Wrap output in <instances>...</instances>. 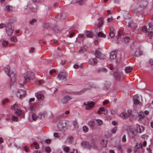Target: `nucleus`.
<instances>
[{"mask_svg": "<svg viewBox=\"0 0 153 153\" xmlns=\"http://www.w3.org/2000/svg\"><path fill=\"white\" fill-rule=\"evenodd\" d=\"M72 98L71 97L68 95H66L62 98L61 102L63 104H66Z\"/></svg>", "mask_w": 153, "mask_h": 153, "instance_id": "nucleus-8", "label": "nucleus"}, {"mask_svg": "<svg viewBox=\"0 0 153 153\" xmlns=\"http://www.w3.org/2000/svg\"><path fill=\"white\" fill-rule=\"evenodd\" d=\"M109 29H110V32H113L114 31V28L111 26L109 27Z\"/></svg>", "mask_w": 153, "mask_h": 153, "instance_id": "nucleus-63", "label": "nucleus"}, {"mask_svg": "<svg viewBox=\"0 0 153 153\" xmlns=\"http://www.w3.org/2000/svg\"><path fill=\"white\" fill-rule=\"evenodd\" d=\"M149 63L151 65H153V59H151L149 60Z\"/></svg>", "mask_w": 153, "mask_h": 153, "instance_id": "nucleus-64", "label": "nucleus"}, {"mask_svg": "<svg viewBox=\"0 0 153 153\" xmlns=\"http://www.w3.org/2000/svg\"><path fill=\"white\" fill-rule=\"evenodd\" d=\"M64 150L67 152H69V148L68 147H65L64 149Z\"/></svg>", "mask_w": 153, "mask_h": 153, "instance_id": "nucleus-53", "label": "nucleus"}, {"mask_svg": "<svg viewBox=\"0 0 153 153\" xmlns=\"http://www.w3.org/2000/svg\"><path fill=\"white\" fill-rule=\"evenodd\" d=\"M106 118L107 120H110L111 119V117L110 115H108L106 116Z\"/></svg>", "mask_w": 153, "mask_h": 153, "instance_id": "nucleus-61", "label": "nucleus"}, {"mask_svg": "<svg viewBox=\"0 0 153 153\" xmlns=\"http://www.w3.org/2000/svg\"><path fill=\"white\" fill-rule=\"evenodd\" d=\"M90 89L89 88H85L83 89L81 91H79L78 92H71V91H69L68 92L67 91L66 92V93L68 94L69 95H79L81 94L82 93H83L85 91L88 90Z\"/></svg>", "mask_w": 153, "mask_h": 153, "instance_id": "nucleus-5", "label": "nucleus"}, {"mask_svg": "<svg viewBox=\"0 0 153 153\" xmlns=\"http://www.w3.org/2000/svg\"><path fill=\"white\" fill-rule=\"evenodd\" d=\"M85 34L88 37L92 38L93 37V34L91 31L86 30L85 31Z\"/></svg>", "mask_w": 153, "mask_h": 153, "instance_id": "nucleus-18", "label": "nucleus"}, {"mask_svg": "<svg viewBox=\"0 0 153 153\" xmlns=\"http://www.w3.org/2000/svg\"><path fill=\"white\" fill-rule=\"evenodd\" d=\"M10 39L12 41L16 42H17L16 37L15 36H12L10 38Z\"/></svg>", "mask_w": 153, "mask_h": 153, "instance_id": "nucleus-36", "label": "nucleus"}, {"mask_svg": "<svg viewBox=\"0 0 153 153\" xmlns=\"http://www.w3.org/2000/svg\"><path fill=\"white\" fill-rule=\"evenodd\" d=\"M12 120L16 121H18L19 119L18 118L15 116H13L12 117Z\"/></svg>", "mask_w": 153, "mask_h": 153, "instance_id": "nucleus-46", "label": "nucleus"}, {"mask_svg": "<svg viewBox=\"0 0 153 153\" xmlns=\"http://www.w3.org/2000/svg\"><path fill=\"white\" fill-rule=\"evenodd\" d=\"M33 73L30 71H27L23 75V77L20 81V84L21 86L28 83L29 81L33 78Z\"/></svg>", "mask_w": 153, "mask_h": 153, "instance_id": "nucleus-1", "label": "nucleus"}, {"mask_svg": "<svg viewBox=\"0 0 153 153\" xmlns=\"http://www.w3.org/2000/svg\"><path fill=\"white\" fill-rule=\"evenodd\" d=\"M107 111L104 108H101L98 111L97 113L99 114H106L107 113Z\"/></svg>", "mask_w": 153, "mask_h": 153, "instance_id": "nucleus-15", "label": "nucleus"}, {"mask_svg": "<svg viewBox=\"0 0 153 153\" xmlns=\"http://www.w3.org/2000/svg\"><path fill=\"white\" fill-rule=\"evenodd\" d=\"M132 70V68L131 67H127L125 69V71L126 73H129L131 72Z\"/></svg>", "mask_w": 153, "mask_h": 153, "instance_id": "nucleus-24", "label": "nucleus"}, {"mask_svg": "<svg viewBox=\"0 0 153 153\" xmlns=\"http://www.w3.org/2000/svg\"><path fill=\"white\" fill-rule=\"evenodd\" d=\"M117 52L115 51H111L110 53V58L111 59H114L117 57Z\"/></svg>", "mask_w": 153, "mask_h": 153, "instance_id": "nucleus-14", "label": "nucleus"}, {"mask_svg": "<svg viewBox=\"0 0 153 153\" xmlns=\"http://www.w3.org/2000/svg\"><path fill=\"white\" fill-rule=\"evenodd\" d=\"M22 114V111L20 109H17L16 111V114L18 116H21Z\"/></svg>", "mask_w": 153, "mask_h": 153, "instance_id": "nucleus-30", "label": "nucleus"}, {"mask_svg": "<svg viewBox=\"0 0 153 153\" xmlns=\"http://www.w3.org/2000/svg\"><path fill=\"white\" fill-rule=\"evenodd\" d=\"M71 3L73 4L77 3L78 4L82 5L83 4L84 2L83 0H80V1L79 0H73L71 1Z\"/></svg>", "mask_w": 153, "mask_h": 153, "instance_id": "nucleus-20", "label": "nucleus"}, {"mask_svg": "<svg viewBox=\"0 0 153 153\" xmlns=\"http://www.w3.org/2000/svg\"><path fill=\"white\" fill-rule=\"evenodd\" d=\"M53 136L55 137H60V134L59 133H54L53 134Z\"/></svg>", "mask_w": 153, "mask_h": 153, "instance_id": "nucleus-49", "label": "nucleus"}, {"mask_svg": "<svg viewBox=\"0 0 153 153\" xmlns=\"http://www.w3.org/2000/svg\"><path fill=\"white\" fill-rule=\"evenodd\" d=\"M66 123L63 121H60L58 124V127L59 130L62 131L66 128Z\"/></svg>", "mask_w": 153, "mask_h": 153, "instance_id": "nucleus-9", "label": "nucleus"}, {"mask_svg": "<svg viewBox=\"0 0 153 153\" xmlns=\"http://www.w3.org/2000/svg\"><path fill=\"white\" fill-rule=\"evenodd\" d=\"M8 101V99L7 98H6L4 100H2V103L3 104H4L6 102H7Z\"/></svg>", "mask_w": 153, "mask_h": 153, "instance_id": "nucleus-60", "label": "nucleus"}, {"mask_svg": "<svg viewBox=\"0 0 153 153\" xmlns=\"http://www.w3.org/2000/svg\"><path fill=\"white\" fill-rule=\"evenodd\" d=\"M10 78V81L12 83L16 81V75L14 72H11L9 75Z\"/></svg>", "mask_w": 153, "mask_h": 153, "instance_id": "nucleus-11", "label": "nucleus"}, {"mask_svg": "<svg viewBox=\"0 0 153 153\" xmlns=\"http://www.w3.org/2000/svg\"><path fill=\"white\" fill-rule=\"evenodd\" d=\"M5 10L7 12L12 11L13 10V7L10 5L7 6L6 7Z\"/></svg>", "mask_w": 153, "mask_h": 153, "instance_id": "nucleus-22", "label": "nucleus"}, {"mask_svg": "<svg viewBox=\"0 0 153 153\" xmlns=\"http://www.w3.org/2000/svg\"><path fill=\"white\" fill-rule=\"evenodd\" d=\"M132 114V111L130 110H128L127 112H123L121 113L120 116L123 119H126L128 118Z\"/></svg>", "mask_w": 153, "mask_h": 153, "instance_id": "nucleus-7", "label": "nucleus"}, {"mask_svg": "<svg viewBox=\"0 0 153 153\" xmlns=\"http://www.w3.org/2000/svg\"><path fill=\"white\" fill-rule=\"evenodd\" d=\"M115 34L114 32H110L109 36L111 38H113Z\"/></svg>", "mask_w": 153, "mask_h": 153, "instance_id": "nucleus-48", "label": "nucleus"}, {"mask_svg": "<svg viewBox=\"0 0 153 153\" xmlns=\"http://www.w3.org/2000/svg\"><path fill=\"white\" fill-rule=\"evenodd\" d=\"M142 53L141 51L139 49H138L135 52L134 55L136 56H139L141 55Z\"/></svg>", "mask_w": 153, "mask_h": 153, "instance_id": "nucleus-23", "label": "nucleus"}, {"mask_svg": "<svg viewBox=\"0 0 153 153\" xmlns=\"http://www.w3.org/2000/svg\"><path fill=\"white\" fill-rule=\"evenodd\" d=\"M37 142H34L33 144L31 145V146L32 147H34L35 146L37 145Z\"/></svg>", "mask_w": 153, "mask_h": 153, "instance_id": "nucleus-57", "label": "nucleus"}, {"mask_svg": "<svg viewBox=\"0 0 153 153\" xmlns=\"http://www.w3.org/2000/svg\"><path fill=\"white\" fill-rule=\"evenodd\" d=\"M45 151L48 153H49L51 152V149L49 147H47L45 148Z\"/></svg>", "mask_w": 153, "mask_h": 153, "instance_id": "nucleus-44", "label": "nucleus"}, {"mask_svg": "<svg viewBox=\"0 0 153 153\" xmlns=\"http://www.w3.org/2000/svg\"><path fill=\"white\" fill-rule=\"evenodd\" d=\"M82 144L83 146H84L85 147H87V146L88 145L89 143L85 141L82 142Z\"/></svg>", "mask_w": 153, "mask_h": 153, "instance_id": "nucleus-47", "label": "nucleus"}, {"mask_svg": "<svg viewBox=\"0 0 153 153\" xmlns=\"http://www.w3.org/2000/svg\"><path fill=\"white\" fill-rule=\"evenodd\" d=\"M136 134V133L132 130H130L128 133L129 136L131 138H134Z\"/></svg>", "mask_w": 153, "mask_h": 153, "instance_id": "nucleus-17", "label": "nucleus"}, {"mask_svg": "<svg viewBox=\"0 0 153 153\" xmlns=\"http://www.w3.org/2000/svg\"><path fill=\"white\" fill-rule=\"evenodd\" d=\"M67 74L65 72H61L58 75L57 77L62 82L66 81Z\"/></svg>", "mask_w": 153, "mask_h": 153, "instance_id": "nucleus-2", "label": "nucleus"}, {"mask_svg": "<svg viewBox=\"0 0 153 153\" xmlns=\"http://www.w3.org/2000/svg\"><path fill=\"white\" fill-rule=\"evenodd\" d=\"M97 60L96 58H92L90 59L89 61V63L93 65H95L97 63Z\"/></svg>", "mask_w": 153, "mask_h": 153, "instance_id": "nucleus-19", "label": "nucleus"}, {"mask_svg": "<svg viewBox=\"0 0 153 153\" xmlns=\"http://www.w3.org/2000/svg\"><path fill=\"white\" fill-rule=\"evenodd\" d=\"M139 117L140 119H142L145 117L144 113L142 112H140L139 114Z\"/></svg>", "mask_w": 153, "mask_h": 153, "instance_id": "nucleus-35", "label": "nucleus"}, {"mask_svg": "<svg viewBox=\"0 0 153 153\" xmlns=\"http://www.w3.org/2000/svg\"><path fill=\"white\" fill-rule=\"evenodd\" d=\"M24 149V150L27 152H28L29 151V148H27L26 146H25Z\"/></svg>", "mask_w": 153, "mask_h": 153, "instance_id": "nucleus-56", "label": "nucleus"}, {"mask_svg": "<svg viewBox=\"0 0 153 153\" xmlns=\"http://www.w3.org/2000/svg\"><path fill=\"white\" fill-rule=\"evenodd\" d=\"M5 72L8 75H9V73L10 71V68L9 66H7L5 68Z\"/></svg>", "mask_w": 153, "mask_h": 153, "instance_id": "nucleus-37", "label": "nucleus"}, {"mask_svg": "<svg viewBox=\"0 0 153 153\" xmlns=\"http://www.w3.org/2000/svg\"><path fill=\"white\" fill-rule=\"evenodd\" d=\"M97 124L98 125L101 126L103 123L102 121L100 120L97 119L96 120Z\"/></svg>", "mask_w": 153, "mask_h": 153, "instance_id": "nucleus-34", "label": "nucleus"}, {"mask_svg": "<svg viewBox=\"0 0 153 153\" xmlns=\"http://www.w3.org/2000/svg\"><path fill=\"white\" fill-rule=\"evenodd\" d=\"M117 129V127H114L111 130V132L113 134H115Z\"/></svg>", "mask_w": 153, "mask_h": 153, "instance_id": "nucleus-42", "label": "nucleus"}, {"mask_svg": "<svg viewBox=\"0 0 153 153\" xmlns=\"http://www.w3.org/2000/svg\"><path fill=\"white\" fill-rule=\"evenodd\" d=\"M8 42L6 41H2V44L4 46H6L8 44Z\"/></svg>", "mask_w": 153, "mask_h": 153, "instance_id": "nucleus-52", "label": "nucleus"}, {"mask_svg": "<svg viewBox=\"0 0 153 153\" xmlns=\"http://www.w3.org/2000/svg\"><path fill=\"white\" fill-rule=\"evenodd\" d=\"M130 40V39L128 37H127L125 38L124 39V42L126 43L128 42Z\"/></svg>", "mask_w": 153, "mask_h": 153, "instance_id": "nucleus-50", "label": "nucleus"}, {"mask_svg": "<svg viewBox=\"0 0 153 153\" xmlns=\"http://www.w3.org/2000/svg\"><path fill=\"white\" fill-rule=\"evenodd\" d=\"M98 26L99 27H101L103 23V19L102 18H100L98 20Z\"/></svg>", "mask_w": 153, "mask_h": 153, "instance_id": "nucleus-25", "label": "nucleus"}, {"mask_svg": "<svg viewBox=\"0 0 153 153\" xmlns=\"http://www.w3.org/2000/svg\"><path fill=\"white\" fill-rule=\"evenodd\" d=\"M51 139H46L45 140V142L46 143H47L48 144H49V143H50L51 142Z\"/></svg>", "mask_w": 153, "mask_h": 153, "instance_id": "nucleus-59", "label": "nucleus"}, {"mask_svg": "<svg viewBox=\"0 0 153 153\" xmlns=\"http://www.w3.org/2000/svg\"><path fill=\"white\" fill-rule=\"evenodd\" d=\"M36 96L37 97V99H39L40 100H42L44 99V96L40 94H39L38 93L36 94Z\"/></svg>", "mask_w": 153, "mask_h": 153, "instance_id": "nucleus-21", "label": "nucleus"}, {"mask_svg": "<svg viewBox=\"0 0 153 153\" xmlns=\"http://www.w3.org/2000/svg\"><path fill=\"white\" fill-rule=\"evenodd\" d=\"M148 27L150 28L149 30H148V32H153V25L152 24H149L148 25Z\"/></svg>", "mask_w": 153, "mask_h": 153, "instance_id": "nucleus-27", "label": "nucleus"}, {"mask_svg": "<svg viewBox=\"0 0 153 153\" xmlns=\"http://www.w3.org/2000/svg\"><path fill=\"white\" fill-rule=\"evenodd\" d=\"M148 26H144L142 28L143 31L145 33H146L147 32H148V30H149V29L148 28Z\"/></svg>", "mask_w": 153, "mask_h": 153, "instance_id": "nucleus-32", "label": "nucleus"}, {"mask_svg": "<svg viewBox=\"0 0 153 153\" xmlns=\"http://www.w3.org/2000/svg\"><path fill=\"white\" fill-rule=\"evenodd\" d=\"M40 118H42V117H45L46 115V113L45 112H43L40 114Z\"/></svg>", "mask_w": 153, "mask_h": 153, "instance_id": "nucleus-45", "label": "nucleus"}, {"mask_svg": "<svg viewBox=\"0 0 153 153\" xmlns=\"http://www.w3.org/2000/svg\"><path fill=\"white\" fill-rule=\"evenodd\" d=\"M17 95L19 96L20 99H22L25 97L26 95V91L24 90H20L17 92Z\"/></svg>", "mask_w": 153, "mask_h": 153, "instance_id": "nucleus-10", "label": "nucleus"}, {"mask_svg": "<svg viewBox=\"0 0 153 153\" xmlns=\"http://www.w3.org/2000/svg\"><path fill=\"white\" fill-rule=\"evenodd\" d=\"M134 104L136 105L139 104L140 103V101L137 99L135 98L134 99Z\"/></svg>", "mask_w": 153, "mask_h": 153, "instance_id": "nucleus-39", "label": "nucleus"}, {"mask_svg": "<svg viewBox=\"0 0 153 153\" xmlns=\"http://www.w3.org/2000/svg\"><path fill=\"white\" fill-rule=\"evenodd\" d=\"M18 108V105L16 104H14L11 106V108L12 110H14Z\"/></svg>", "mask_w": 153, "mask_h": 153, "instance_id": "nucleus-40", "label": "nucleus"}, {"mask_svg": "<svg viewBox=\"0 0 153 153\" xmlns=\"http://www.w3.org/2000/svg\"><path fill=\"white\" fill-rule=\"evenodd\" d=\"M97 36L99 37L105 38L106 35L101 32H99L97 34Z\"/></svg>", "mask_w": 153, "mask_h": 153, "instance_id": "nucleus-28", "label": "nucleus"}, {"mask_svg": "<svg viewBox=\"0 0 153 153\" xmlns=\"http://www.w3.org/2000/svg\"><path fill=\"white\" fill-rule=\"evenodd\" d=\"M37 20L35 19H33L29 21V23L30 24L33 25L34 23L36 22Z\"/></svg>", "mask_w": 153, "mask_h": 153, "instance_id": "nucleus-43", "label": "nucleus"}, {"mask_svg": "<svg viewBox=\"0 0 153 153\" xmlns=\"http://www.w3.org/2000/svg\"><path fill=\"white\" fill-rule=\"evenodd\" d=\"M114 76L116 79L118 81L122 80L123 77L121 75L117 72H115L114 74Z\"/></svg>", "mask_w": 153, "mask_h": 153, "instance_id": "nucleus-13", "label": "nucleus"}, {"mask_svg": "<svg viewBox=\"0 0 153 153\" xmlns=\"http://www.w3.org/2000/svg\"><path fill=\"white\" fill-rule=\"evenodd\" d=\"M56 71L55 70L53 69L51 70L49 72V73L51 74L53 73H55Z\"/></svg>", "mask_w": 153, "mask_h": 153, "instance_id": "nucleus-62", "label": "nucleus"}, {"mask_svg": "<svg viewBox=\"0 0 153 153\" xmlns=\"http://www.w3.org/2000/svg\"><path fill=\"white\" fill-rule=\"evenodd\" d=\"M135 148L137 149H140L142 148V144L140 143H137L135 146Z\"/></svg>", "mask_w": 153, "mask_h": 153, "instance_id": "nucleus-29", "label": "nucleus"}, {"mask_svg": "<svg viewBox=\"0 0 153 153\" xmlns=\"http://www.w3.org/2000/svg\"><path fill=\"white\" fill-rule=\"evenodd\" d=\"M35 49L33 48H31V49L29 50V52L30 53H32L34 52Z\"/></svg>", "mask_w": 153, "mask_h": 153, "instance_id": "nucleus-58", "label": "nucleus"}, {"mask_svg": "<svg viewBox=\"0 0 153 153\" xmlns=\"http://www.w3.org/2000/svg\"><path fill=\"white\" fill-rule=\"evenodd\" d=\"M144 130L143 127L140 125H138L135 129V131L138 133H142Z\"/></svg>", "mask_w": 153, "mask_h": 153, "instance_id": "nucleus-12", "label": "nucleus"}, {"mask_svg": "<svg viewBox=\"0 0 153 153\" xmlns=\"http://www.w3.org/2000/svg\"><path fill=\"white\" fill-rule=\"evenodd\" d=\"M73 140V137L71 136H69L67 138V140L70 143H71Z\"/></svg>", "mask_w": 153, "mask_h": 153, "instance_id": "nucleus-33", "label": "nucleus"}, {"mask_svg": "<svg viewBox=\"0 0 153 153\" xmlns=\"http://www.w3.org/2000/svg\"><path fill=\"white\" fill-rule=\"evenodd\" d=\"M101 144L103 147H106V146L107 144V140H102L101 142Z\"/></svg>", "mask_w": 153, "mask_h": 153, "instance_id": "nucleus-26", "label": "nucleus"}, {"mask_svg": "<svg viewBox=\"0 0 153 153\" xmlns=\"http://www.w3.org/2000/svg\"><path fill=\"white\" fill-rule=\"evenodd\" d=\"M95 54L96 58L100 59H103L105 58V55L101 53L99 49H97L96 50Z\"/></svg>", "mask_w": 153, "mask_h": 153, "instance_id": "nucleus-4", "label": "nucleus"}, {"mask_svg": "<svg viewBox=\"0 0 153 153\" xmlns=\"http://www.w3.org/2000/svg\"><path fill=\"white\" fill-rule=\"evenodd\" d=\"M89 125L90 126L93 127L94 125V123L92 121H90L89 122Z\"/></svg>", "mask_w": 153, "mask_h": 153, "instance_id": "nucleus-51", "label": "nucleus"}, {"mask_svg": "<svg viewBox=\"0 0 153 153\" xmlns=\"http://www.w3.org/2000/svg\"><path fill=\"white\" fill-rule=\"evenodd\" d=\"M73 124L74 127L75 128H77L78 127V125L77 123L76 120H74L73 122Z\"/></svg>", "mask_w": 153, "mask_h": 153, "instance_id": "nucleus-41", "label": "nucleus"}, {"mask_svg": "<svg viewBox=\"0 0 153 153\" xmlns=\"http://www.w3.org/2000/svg\"><path fill=\"white\" fill-rule=\"evenodd\" d=\"M37 10H38V8H37V7L36 8H35V9H33L32 8H31L30 9V11L32 12H36Z\"/></svg>", "mask_w": 153, "mask_h": 153, "instance_id": "nucleus-55", "label": "nucleus"}, {"mask_svg": "<svg viewBox=\"0 0 153 153\" xmlns=\"http://www.w3.org/2000/svg\"><path fill=\"white\" fill-rule=\"evenodd\" d=\"M107 71V70L103 68H100L97 69L96 71V72L97 73H106Z\"/></svg>", "mask_w": 153, "mask_h": 153, "instance_id": "nucleus-16", "label": "nucleus"}, {"mask_svg": "<svg viewBox=\"0 0 153 153\" xmlns=\"http://www.w3.org/2000/svg\"><path fill=\"white\" fill-rule=\"evenodd\" d=\"M126 136L125 135H124L122 137V141L123 142H126Z\"/></svg>", "mask_w": 153, "mask_h": 153, "instance_id": "nucleus-54", "label": "nucleus"}, {"mask_svg": "<svg viewBox=\"0 0 153 153\" xmlns=\"http://www.w3.org/2000/svg\"><path fill=\"white\" fill-rule=\"evenodd\" d=\"M14 30L13 27L12 25L9 23L8 24L6 27V30L7 33L9 36H10L12 34Z\"/></svg>", "mask_w": 153, "mask_h": 153, "instance_id": "nucleus-3", "label": "nucleus"}, {"mask_svg": "<svg viewBox=\"0 0 153 153\" xmlns=\"http://www.w3.org/2000/svg\"><path fill=\"white\" fill-rule=\"evenodd\" d=\"M33 121H35L37 120V117L36 114L34 113H33L31 115Z\"/></svg>", "mask_w": 153, "mask_h": 153, "instance_id": "nucleus-31", "label": "nucleus"}, {"mask_svg": "<svg viewBox=\"0 0 153 153\" xmlns=\"http://www.w3.org/2000/svg\"><path fill=\"white\" fill-rule=\"evenodd\" d=\"M84 105L85 106L86 109L90 110L93 107L94 103L93 102H87L84 103Z\"/></svg>", "mask_w": 153, "mask_h": 153, "instance_id": "nucleus-6", "label": "nucleus"}, {"mask_svg": "<svg viewBox=\"0 0 153 153\" xmlns=\"http://www.w3.org/2000/svg\"><path fill=\"white\" fill-rule=\"evenodd\" d=\"M83 130L85 132H86L88 131V128L86 126H84L82 127Z\"/></svg>", "mask_w": 153, "mask_h": 153, "instance_id": "nucleus-38", "label": "nucleus"}]
</instances>
